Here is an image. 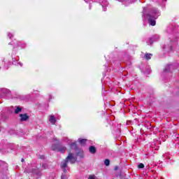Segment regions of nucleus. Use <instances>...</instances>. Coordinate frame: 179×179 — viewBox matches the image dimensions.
I'll return each instance as SVG.
<instances>
[{"mask_svg":"<svg viewBox=\"0 0 179 179\" xmlns=\"http://www.w3.org/2000/svg\"><path fill=\"white\" fill-rule=\"evenodd\" d=\"M160 16V11L157 8H152L151 5L143 8V20H148L150 26H156V19Z\"/></svg>","mask_w":179,"mask_h":179,"instance_id":"obj_1","label":"nucleus"},{"mask_svg":"<svg viewBox=\"0 0 179 179\" xmlns=\"http://www.w3.org/2000/svg\"><path fill=\"white\" fill-rule=\"evenodd\" d=\"M77 159L78 158L75 156V155H73V153H69L66 158L61 162L60 167L62 171H64V173H66L68 170H69V168H68V164L71 163V164H75Z\"/></svg>","mask_w":179,"mask_h":179,"instance_id":"obj_2","label":"nucleus"},{"mask_svg":"<svg viewBox=\"0 0 179 179\" xmlns=\"http://www.w3.org/2000/svg\"><path fill=\"white\" fill-rule=\"evenodd\" d=\"M152 2H157L158 5L161 6V8H166V2L167 0H151ZM119 2H122L123 5L125 6H128V5H131L133 2H135V0H118Z\"/></svg>","mask_w":179,"mask_h":179,"instance_id":"obj_3","label":"nucleus"},{"mask_svg":"<svg viewBox=\"0 0 179 179\" xmlns=\"http://www.w3.org/2000/svg\"><path fill=\"white\" fill-rule=\"evenodd\" d=\"M86 3H90L91 2H98L102 6L103 12L107 10V6H108V1L107 0H84Z\"/></svg>","mask_w":179,"mask_h":179,"instance_id":"obj_4","label":"nucleus"},{"mask_svg":"<svg viewBox=\"0 0 179 179\" xmlns=\"http://www.w3.org/2000/svg\"><path fill=\"white\" fill-rule=\"evenodd\" d=\"M0 97H5L6 99H13L10 90L6 88L0 89Z\"/></svg>","mask_w":179,"mask_h":179,"instance_id":"obj_5","label":"nucleus"},{"mask_svg":"<svg viewBox=\"0 0 179 179\" xmlns=\"http://www.w3.org/2000/svg\"><path fill=\"white\" fill-rule=\"evenodd\" d=\"M177 26H174V25H169L166 27V34L168 36V37L169 38H171V37H173V36H174V33H176V31H177Z\"/></svg>","mask_w":179,"mask_h":179,"instance_id":"obj_6","label":"nucleus"},{"mask_svg":"<svg viewBox=\"0 0 179 179\" xmlns=\"http://www.w3.org/2000/svg\"><path fill=\"white\" fill-rule=\"evenodd\" d=\"M25 172L28 173V174H40V169L37 168V166H34L31 168L27 167L25 169Z\"/></svg>","mask_w":179,"mask_h":179,"instance_id":"obj_7","label":"nucleus"},{"mask_svg":"<svg viewBox=\"0 0 179 179\" xmlns=\"http://www.w3.org/2000/svg\"><path fill=\"white\" fill-rule=\"evenodd\" d=\"M52 150H57V152H60V153H64L66 150V147L59 145V144H53L52 145Z\"/></svg>","mask_w":179,"mask_h":179,"instance_id":"obj_8","label":"nucleus"},{"mask_svg":"<svg viewBox=\"0 0 179 179\" xmlns=\"http://www.w3.org/2000/svg\"><path fill=\"white\" fill-rule=\"evenodd\" d=\"M7 169H8V164H6L3 161H1L0 162V172L3 173Z\"/></svg>","mask_w":179,"mask_h":179,"instance_id":"obj_9","label":"nucleus"},{"mask_svg":"<svg viewBox=\"0 0 179 179\" xmlns=\"http://www.w3.org/2000/svg\"><path fill=\"white\" fill-rule=\"evenodd\" d=\"M160 38V36L157 34L155 35L152 38L149 39V41L148 43V45H151L153 41H157V40H159Z\"/></svg>","mask_w":179,"mask_h":179,"instance_id":"obj_10","label":"nucleus"},{"mask_svg":"<svg viewBox=\"0 0 179 179\" xmlns=\"http://www.w3.org/2000/svg\"><path fill=\"white\" fill-rule=\"evenodd\" d=\"M20 121H21V122H23L24 121H27V120H29V118H30V117L29 115H27V114L24 113V114H20Z\"/></svg>","mask_w":179,"mask_h":179,"instance_id":"obj_11","label":"nucleus"},{"mask_svg":"<svg viewBox=\"0 0 179 179\" xmlns=\"http://www.w3.org/2000/svg\"><path fill=\"white\" fill-rule=\"evenodd\" d=\"M49 122H50V124H52V125H55L56 122H57V117H55V115H51L49 116Z\"/></svg>","mask_w":179,"mask_h":179,"instance_id":"obj_12","label":"nucleus"},{"mask_svg":"<svg viewBox=\"0 0 179 179\" xmlns=\"http://www.w3.org/2000/svg\"><path fill=\"white\" fill-rule=\"evenodd\" d=\"M23 108L19 106H16L14 108V114H19V113H22Z\"/></svg>","mask_w":179,"mask_h":179,"instance_id":"obj_13","label":"nucleus"},{"mask_svg":"<svg viewBox=\"0 0 179 179\" xmlns=\"http://www.w3.org/2000/svg\"><path fill=\"white\" fill-rule=\"evenodd\" d=\"M174 66L173 64H169L166 66V68L164 70V73H167V72H170L171 71V69Z\"/></svg>","mask_w":179,"mask_h":179,"instance_id":"obj_14","label":"nucleus"},{"mask_svg":"<svg viewBox=\"0 0 179 179\" xmlns=\"http://www.w3.org/2000/svg\"><path fill=\"white\" fill-rule=\"evenodd\" d=\"M152 57H153V55L151 53H145L144 55L145 59H147L148 61H149V59H150Z\"/></svg>","mask_w":179,"mask_h":179,"instance_id":"obj_15","label":"nucleus"},{"mask_svg":"<svg viewBox=\"0 0 179 179\" xmlns=\"http://www.w3.org/2000/svg\"><path fill=\"white\" fill-rule=\"evenodd\" d=\"M78 142L80 143V145H82L83 146H85V145H86V139L85 138H78Z\"/></svg>","mask_w":179,"mask_h":179,"instance_id":"obj_16","label":"nucleus"},{"mask_svg":"<svg viewBox=\"0 0 179 179\" xmlns=\"http://www.w3.org/2000/svg\"><path fill=\"white\" fill-rule=\"evenodd\" d=\"M17 47H20L21 48H26V43H24V42L19 41L17 43Z\"/></svg>","mask_w":179,"mask_h":179,"instance_id":"obj_17","label":"nucleus"},{"mask_svg":"<svg viewBox=\"0 0 179 179\" xmlns=\"http://www.w3.org/2000/svg\"><path fill=\"white\" fill-rule=\"evenodd\" d=\"M7 110H8V113H9V114H13V113H15V107H13V106H10V107L8 108Z\"/></svg>","mask_w":179,"mask_h":179,"instance_id":"obj_18","label":"nucleus"},{"mask_svg":"<svg viewBox=\"0 0 179 179\" xmlns=\"http://www.w3.org/2000/svg\"><path fill=\"white\" fill-rule=\"evenodd\" d=\"M90 152L94 155V153H96V148L93 145L90 146L89 148Z\"/></svg>","mask_w":179,"mask_h":179,"instance_id":"obj_19","label":"nucleus"},{"mask_svg":"<svg viewBox=\"0 0 179 179\" xmlns=\"http://www.w3.org/2000/svg\"><path fill=\"white\" fill-rule=\"evenodd\" d=\"M71 149H73L74 150H76L78 149V145H76V143H71L70 144Z\"/></svg>","mask_w":179,"mask_h":179,"instance_id":"obj_20","label":"nucleus"},{"mask_svg":"<svg viewBox=\"0 0 179 179\" xmlns=\"http://www.w3.org/2000/svg\"><path fill=\"white\" fill-rule=\"evenodd\" d=\"M66 173H68V171ZM66 173L63 171L62 176H61L62 179H68V174H66Z\"/></svg>","mask_w":179,"mask_h":179,"instance_id":"obj_21","label":"nucleus"},{"mask_svg":"<svg viewBox=\"0 0 179 179\" xmlns=\"http://www.w3.org/2000/svg\"><path fill=\"white\" fill-rule=\"evenodd\" d=\"M7 36H8V37L10 39H11L13 37V36H15V33H13V32H8L7 33Z\"/></svg>","mask_w":179,"mask_h":179,"instance_id":"obj_22","label":"nucleus"},{"mask_svg":"<svg viewBox=\"0 0 179 179\" xmlns=\"http://www.w3.org/2000/svg\"><path fill=\"white\" fill-rule=\"evenodd\" d=\"M165 50H166V51H168V52H170V51H173V46L170 45L168 46L167 48H164Z\"/></svg>","mask_w":179,"mask_h":179,"instance_id":"obj_23","label":"nucleus"},{"mask_svg":"<svg viewBox=\"0 0 179 179\" xmlns=\"http://www.w3.org/2000/svg\"><path fill=\"white\" fill-rule=\"evenodd\" d=\"M104 164L105 166H110V159H105Z\"/></svg>","mask_w":179,"mask_h":179,"instance_id":"obj_24","label":"nucleus"},{"mask_svg":"<svg viewBox=\"0 0 179 179\" xmlns=\"http://www.w3.org/2000/svg\"><path fill=\"white\" fill-rule=\"evenodd\" d=\"M42 167L43 170H45L46 169H48V165L47 164H43Z\"/></svg>","mask_w":179,"mask_h":179,"instance_id":"obj_25","label":"nucleus"},{"mask_svg":"<svg viewBox=\"0 0 179 179\" xmlns=\"http://www.w3.org/2000/svg\"><path fill=\"white\" fill-rule=\"evenodd\" d=\"M138 169H143L145 167V165L142 163L139 164L138 165Z\"/></svg>","mask_w":179,"mask_h":179,"instance_id":"obj_26","label":"nucleus"},{"mask_svg":"<svg viewBox=\"0 0 179 179\" xmlns=\"http://www.w3.org/2000/svg\"><path fill=\"white\" fill-rule=\"evenodd\" d=\"M49 101H51L52 100V99H54V96H52V95L49 94Z\"/></svg>","mask_w":179,"mask_h":179,"instance_id":"obj_27","label":"nucleus"},{"mask_svg":"<svg viewBox=\"0 0 179 179\" xmlns=\"http://www.w3.org/2000/svg\"><path fill=\"white\" fill-rule=\"evenodd\" d=\"M53 141H56L57 143H59V140L57 139V138L54 137Z\"/></svg>","mask_w":179,"mask_h":179,"instance_id":"obj_28","label":"nucleus"},{"mask_svg":"<svg viewBox=\"0 0 179 179\" xmlns=\"http://www.w3.org/2000/svg\"><path fill=\"white\" fill-rule=\"evenodd\" d=\"M88 179H95V177H94V176H90L89 177H88Z\"/></svg>","mask_w":179,"mask_h":179,"instance_id":"obj_29","label":"nucleus"},{"mask_svg":"<svg viewBox=\"0 0 179 179\" xmlns=\"http://www.w3.org/2000/svg\"><path fill=\"white\" fill-rule=\"evenodd\" d=\"M17 64L20 65V66H23V64H22V62H19L17 63Z\"/></svg>","mask_w":179,"mask_h":179,"instance_id":"obj_30","label":"nucleus"},{"mask_svg":"<svg viewBox=\"0 0 179 179\" xmlns=\"http://www.w3.org/2000/svg\"><path fill=\"white\" fill-rule=\"evenodd\" d=\"M40 159H45V157L44 155H41V156H40Z\"/></svg>","mask_w":179,"mask_h":179,"instance_id":"obj_31","label":"nucleus"},{"mask_svg":"<svg viewBox=\"0 0 179 179\" xmlns=\"http://www.w3.org/2000/svg\"><path fill=\"white\" fill-rule=\"evenodd\" d=\"M80 157L83 158V155L81 154V155H80Z\"/></svg>","mask_w":179,"mask_h":179,"instance_id":"obj_32","label":"nucleus"},{"mask_svg":"<svg viewBox=\"0 0 179 179\" xmlns=\"http://www.w3.org/2000/svg\"><path fill=\"white\" fill-rule=\"evenodd\" d=\"M105 68H108V64H106V65H105Z\"/></svg>","mask_w":179,"mask_h":179,"instance_id":"obj_33","label":"nucleus"},{"mask_svg":"<svg viewBox=\"0 0 179 179\" xmlns=\"http://www.w3.org/2000/svg\"><path fill=\"white\" fill-rule=\"evenodd\" d=\"M115 170H118V167H117V166H115Z\"/></svg>","mask_w":179,"mask_h":179,"instance_id":"obj_34","label":"nucleus"},{"mask_svg":"<svg viewBox=\"0 0 179 179\" xmlns=\"http://www.w3.org/2000/svg\"><path fill=\"white\" fill-rule=\"evenodd\" d=\"M21 162H24V159H22Z\"/></svg>","mask_w":179,"mask_h":179,"instance_id":"obj_35","label":"nucleus"},{"mask_svg":"<svg viewBox=\"0 0 179 179\" xmlns=\"http://www.w3.org/2000/svg\"><path fill=\"white\" fill-rule=\"evenodd\" d=\"M90 9H92V6L91 5H90Z\"/></svg>","mask_w":179,"mask_h":179,"instance_id":"obj_36","label":"nucleus"},{"mask_svg":"<svg viewBox=\"0 0 179 179\" xmlns=\"http://www.w3.org/2000/svg\"><path fill=\"white\" fill-rule=\"evenodd\" d=\"M9 45H12V43H9Z\"/></svg>","mask_w":179,"mask_h":179,"instance_id":"obj_37","label":"nucleus"},{"mask_svg":"<svg viewBox=\"0 0 179 179\" xmlns=\"http://www.w3.org/2000/svg\"><path fill=\"white\" fill-rule=\"evenodd\" d=\"M163 156H164V157H166V155H164Z\"/></svg>","mask_w":179,"mask_h":179,"instance_id":"obj_38","label":"nucleus"},{"mask_svg":"<svg viewBox=\"0 0 179 179\" xmlns=\"http://www.w3.org/2000/svg\"><path fill=\"white\" fill-rule=\"evenodd\" d=\"M0 70H1V66H0Z\"/></svg>","mask_w":179,"mask_h":179,"instance_id":"obj_39","label":"nucleus"}]
</instances>
